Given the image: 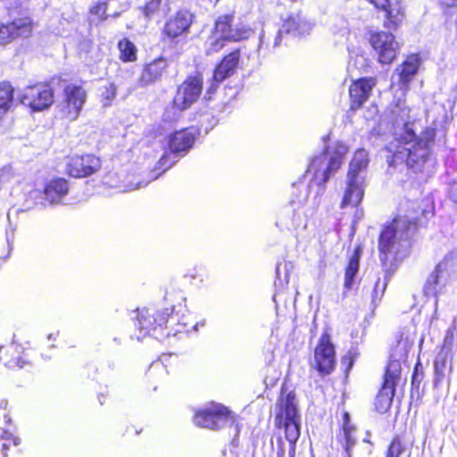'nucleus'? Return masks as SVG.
Wrapping results in <instances>:
<instances>
[{"instance_id": "1", "label": "nucleus", "mask_w": 457, "mask_h": 457, "mask_svg": "<svg viewBox=\"0 0 457 457\" xmlns=\"http://www.w3.org/2000/svg\"><path fill=\"white\" fill-rule=\"evenodd\" d=\"M434 215L432 208H428L419 201L408 200L397 208V213L385 223L378 238V257L383 266L396 263L401 252L400 240L397 237V225L403 239L411 241L420 229L428 227L429 219Z\"/></svg>"}, {"instance_id": "2", "label": "nucleus", "mask_w": 457, "mask_h": 457, "mask_svg": "<svg viewBox=\"0 0 457 457\" xmlns=\"http://www.w3.org/2000/svg\"><path fill=\"white\" fill-rule=\"evenodd\" d=\"M436 129L426 127L418 136L413 129L404 126L403 132L395 137L384 148L385 159L389 172H395L402 165H405L411 184L416 176L424 173L427 163L433 156Z\"/></svg>"}, {"instance_id": "3", "label": "nucleus", "mask_w": 457, "mask_h": 457, "mask_svg": "<svg viewBox=\"0 0 457 457\" xmlns=\"http://www.w3.org/2000/svg\"><path fill=\"white\" fill-rule=\"evenodd\" d=\"M132 320L136 328L143 337L160 333L162 335L168 328L179 324V315L174 307H137L133 311Z\"/></svg>"}, {"instance_id": "4", "label": "nucleus", "mask_w": 457, "mask_h": 457, "mask_svg": "<svg viewBox=\"0 0 457 457\" xmlns=\"http://www.w3.org/2000/svg\"><path fill=\"white\" fill-rule=\"evenodd\" d=\"M278 411L275 416V427L283 430L284 436L295 452V445L301 434V415L294 391L281 393L277 402Z\"/></svg>"}, {"instance_id": "5", "label": "nucleus", "mask_w": 457, "mask_h": 457, "mask_svg": "<svg viewBox=\"0 0 457 457\" xmlns=\"http://www.w3.org/2000/svg\"><path fill=\"white\" fill-rule=\"evenodd\" d=\"M346 150L337 149L329 156L328 149L312 157L305 174L310 176V183L325 188L329 179L337 172L345 161Z\"/></svg>"}, {"instance_id": "6", "label": "nucleus", "mask_w": 457, "mask_h": 457, "mask_svg": "<svg viewBox=\"0 0 457 457\" xmlns=\"http://www.w3.org/2000/svg\"><path fill=\"white\" fill-rule=\"evenodd\" d=\"M402 363L390 359L385 367L380 387L374 401L375 410L381 414L387 412L395 395L396 386L402 381Z\"/></svg>"}, {"instance_id": "7", "label": "nucleus", "mask_w": 457, "mask_h": 457, "mask_svg": "<svg viewBox=\"0 0 457 457\" xmlns=\"http://www.w3.org/2000/svg\"><path fill=\"white\" fill-rule=\"evenodd\" d=\"M194 423L203 428L220 430L228 423L235 425L236 436L239 434V426L230 410L221 403H210L208 405L195 411Z\"/></svg>"}, {"instance_id": "8", "label": "nucleus", "mask_w": 457, "mask_h": 457, "mask_svg": "<svg viewBox=\"0 0 457 457\" xmlns=\"http://www.w3.org/2000/svg\"><path fill=\"white\" fill-rule=\"evenodd\" d=\"M241 56V49L237 47L225 54L216 63L209 81V86L206 88V100L212 99L220 84L237 73L240 66Z\"/></svg>"}, {"instance_id": "9", "label": "nucleus", "mask_w": 457, "mask_h": 457, "mask_svg": "<svg viewBox=\"0 0 457 457\" xmlns=\"http://www.w3.org/2000/svg\"><path fill=\"white\" fill-rule=\"evenodd\" d=\"M203 87L204 76L202 72L196 71L187 76L177 87L171 101L173 108L180 112L189 109L199 100Z\"/></svg>"}, {"instance_id": "10", "label": "nucleus", "mask_w": 457, "mask_h": 457, "mask_svg": "<svg viewBox=\"0 0 457 457\" xmlns=\"http://www.w3.org/2000/svg\"><path fill=\"white\" fill-rule=\"evenodd\" d=\"M64 161V173L77 179L96 174L103 166L101 157L92 153L69 154Z\"/></svg>"}, {"instance_id": "11", "label": "nucleus", "mask_w": 457, "mask_h": 457, "mask_svg": "<svg viewBox=\"0 0 457 457\" xmlns=\"http://www.w3.org/2000/svg\"><path fill=\"white\" fill-rule=\"evenodd\" d=\"M391 31L379 30L369 33L368 41L375 51L377 61L380 64L393 63L400 52V45Z\"/></svg>"}, {"instance_id": "12", "label": "nucleus", "mask_w": 457, "mask_h": 457, "mask_svg": "<svg viewBox=\"0 0 457 457\" xmlns=\"http://www.w3.org/2000/svg\"><path fill=\"white\" fill-rule=\"evenodd\" d=\"M312 367L321 377L328 376L336 370V349L328 331L322 332L314 348Z\"/></svg>"}, {"instance_id": "13", "label": "nucleus", "mask_w": 457, "mask_h": 457, "mask_svg": "<svg viewBox=\"0 0 457 457\" xmlns=\"http://www.w3.org/2000/svg\"><path fill=\"white\" fill-rule=\"evenodd\" d=\"M37 23L28 15L0 23V46L32 37Z\"/></svg>"}, {"instance_id": "14", "label": "nucleus", "mask_w": 457, "mask_h": 457, "mask_svg": "<svg viewBox=\"0 0 457 457\" xmlns=\"http://www.w3.org/2000/svg\"><path fill=\"white\" fill-rule=\"evenodd\" d=\"M87 93L82 85L68 84L62 90V117L68 121L76 120L87 102Z\"/></svg>"}, {"instance_id": "15", "label": "nucleus", "mask_w": 457, "mask_h": 457, "mask_svg": "<svg viewBox=\"0 0 457 457\" xmlns=\"http://www.w3.org/2000/svg\"><path fill=\"white\" fill-rule=\"evenodd\" d=\"M383 14L382 25L386 30H397L406 19V9L403 0H365Z\"/></svg>"}, {"instance_id": "16", "label": "nucleus", "mask_w": 457, "mask_h": 457, "mask_svg": "<svg viewBox=\"0 0 457 457\" xmlns=\"http://www.w3.org/2000/svg\"><path fill=\"white\" fill-rule=\"evenodd\" d=\"M20 102L33 112H40L53 104L54 91L46 83L29 85L21 92Z\"/></svg>"}, {"instance_id": "17", "label": "nucleus", "mask_w": 457, "mask_h": 457, "mask_svg": "<svg viewBox=\"0 0 457 457\" xmlns=\"http://www.w3.org/2000/svg\"><path fill=\"white\" fill-rule=\"evenodd\" d=\"M236 17V11L220 14L214 21L212 33L223 36L229 43H238L246 40L252 34V29L248 26H238L233 29Z\"/></svg>"}, {"instance_id": "18", "label": "nucleus", "mask_w": 457, "mask_h": 457, "mask_svg": "<svg viewBox=\"0 0 457 457\" xmlns=\"http://www.w3.org/2000/svg\"><path fill=\"white\" fill-rule=\"evenodd\" d=\"M195 21V14L187 9H179L170 15L162 29L163 40L174 41L189 33Z\"/></svg>"}, {"instance_id": "19", "label": "nucleus", "mask_w": 457, "mask_h": 457, "mask_svg": "<svg viewBox=\"0 0 457 457\" xmlns=\"http://www.w3.org/2000/svg\"><path fill=\"white\" fill-rule=\"evenodd\" d=\"M31 353L29 345L12 341L0 347V361L9 369H21L31 365Z\"/></svg>"}, {"instance_id": "20", "label": "nucleus", "mask_w": 457, "mask_h": 457, "mask_svg": "<svg viewBox=\"0 0 457 457\" xmlns=\"http://www.w3.org/2000/svg\"><path fill=\"white\" fill-rule=\"evenodd\" d=\"M378 84L375 76L362 77L353 79L349 86V109L355 112L362 108L371 96L374 87Z\"/></svg>"}, {"instance_id": "21", "label": "nucleus", "mask_w": 457, "mask_h": 457, "mask_svg": "<svg viewBox=\"0 0 457 457\" xmlns=\"http://www.w3.org/2000/svg\"><path fill=\"white\" fill-rule=\"evenodd\" d=\"M197 137V130L194 127H187L175 130L168 136L167 148L177 156H185L194 146Z\"/></svg>"}, {"instance_id": "22", "label": "nucleus", "mask_w": 457, "mask_h": 457, "mask_svg": "<svg viewBox=\"0 0 457 457\" xmlns=\"http://www.w3.org/2000/svg\"><path fill=\"white\" fill-rule=\"evenodd\" d=\"M452 360L453 354L451 347L443 345L437 352L433 363L434 387H438L443 381L452 374Z\"/></svg>"}, {"instance_id": "23", "label": "nucleus", "mask_w": 457, "mask_h": 457, "mask_svg": "<svg viewBox=\"0 0 457 457\" xmlns=\"http://www.w3.org/2000/svg\"><path fill=\"white\" fill-rule=\"evenodd\" d=\"M421 64L420 54L414 53L408 54L404 61L397 67L398 83L402 89H408L410 83L418 73Z\"/></svg>"}, {"instance_id": "24", "label": "nucleus", "mask_w": 457, "mask_h": 457, "mask_svg": "<svg viewBox=\"0 0 457 457\" xmlns=\"http://www.w3.org/2000/svg\"><path fill=\"white\" fill-rule=\"evenodd\" d=\"M70 182L62 177H54L47 180L44 186V199L51 204H61L69 194Z\"/></svg>"}, {"instance_id": "25", "label": "nucleus", "mask_w": 457, "mask_h": 457, "mask_svg": "<svg viewBox=\"0 0 457 457\" xmlns=\"http://www.w3.org/2000/svg\"><path fill=\"white\" fill-rule=\"evenodd\" d=\"M451 259L445 257L434 268V270L428 276L424 286L423 294L426 296H432L437 298L441 293V276L444 272L447 271L451 267Z\"/></svg>"}, {"instance_id": "26", "label": "nucleus", "mask_w": 457, "mask_h": 457, "mask_svg": "<svg viewBox=\"0 0 457 457\" xmlns=\"http://www.w3.org/2000/svg\"><path fill=\"white\" fill-rule=\"evenodd\" d=\"M169 68V62L166 58L160 56L152 62L144 65L139 77V82L143 86H147L160 80Z\"/></svg>"}, {"instance_id": "27", "label": "nucleus", "mask_w": 457, "mask_h": 457, "mask_svg": "<svg viewBox=\"0 0 457 457\" xmlns=\"http://www.w3.org/2000/svg\"><path fill=\"white\" fill-rule=\"evenodd\" d=\"M362 249L360 245L354 246L353 253L347 259L346 265L344 270V291L345 293L352 290L357 274L360 269V261L361 258Z\"/></svg>"}, {"instance_id": "28", "label": "nucleus", "mask_w": 457, "mask_h": 457, "mask_svg": "<svg viewBox=\"0 0 457 457\" xmlns=\"http://www.w3.org/2000/svg\"><path fill=\"white\" fill-rule=\"evenodd\" d=\"M364 196V189L358 179L346 177V187L343 195L340 207L347 206L357 207L362 201Z\"/></svg>"}, {"instance_id": "29", "label": "nucleus", "mask_w": 457, "mask_h": 457, "mask_svg": "<svg viewBox=\"0 0 457 457\" xmlns=\"http://www.w3.org/2000/svg\"><path fill=\"white\" fill-rule=\"evenodd\" d=\"M369 161V154L364 149H358L355 151L353 159L349 163L346 177L358 179L360 172L367 168Z\"/></svg>"}, {"instance_id": "30", "label": "nucleus", "mask_w": 457, "mask_h": 457, "mask_svg": "<svg viewBox=\"0 0 457 457\" xmlns=\"http://www.w3.org/2000/svg\"><path fill=\"white\" fill-rule=\"evenodd\" d=\"M14 88L10 81L0 82V119L8 112L13 104Z\"/></svg>"}, {"instance_id": "31", "label": "nucleus", "mask_w": 457, "mask_h": 457, "mask_svg": "<svg viewBox=\"0 0 457 457\" xmlns=\"http://www.w3.org/2000/svg\"><path fill=\"white\" fill-rule=\"evenodd\" d=\"M117 47L119 50V59L122 62H134L137 60V46L129 38H121L118 42Z\"/></svg>"}, {"instance_id": "32", "label": "nucleus", "mask_w": 457, "mask_h": 457, "mask_svg": "<svg viewBox=\"0 0 457 457\" xmlns=\"http://www.w3.org/2000/svg\"><path fill=\"white\" fill-rule=\"evenodd\" d=\"M117 96V86L113 82H108L99 88V99L103 106L109 107L112 104Z\"/></svg>"}, {"instance_id": "33", "label": "nucleus", "mask_w": 457, "mask_h": 457, "mask_svg": "<svg viewBox=\"0 0 457 457\" xmlns=\"http://www.w3.org/2000/svg\"><path fill=\"white\" fill-rule=\"evenodd\" d=\"M342 429L345 439V448L349 451L355 444V439L352 436L353 432L355 431V427L351 424L350 414L347 411L343 412Z\"/></svg>"}, {"instance_id": "34", "label": "nucleus", "mask_w": 457, "mask_h": 457, "mask_svg": "<svg viewBox=\"0 0 457 457\" xmlns=\"http://www.w3.org/2000/svg\"><path fill=\"white\" fill-rule=\"evenodd\" d=\"M405 445L403 440L399 435L392 437L387 449L386 451V457H400L405 452Z\"/></svg>"}, {"instance_id": "35", "label": "nucleus", "mask_w": 457, "mask_h": 457, "mask_svg": "<svg viewBox=\"0 0 457 457\" xmlns=\"http://www.w3.org/2000/svg\"><path fill=\"white\" fill-rule=\"evenodd\" d=\"M172 154L173 153H170V151L167 149L159 158L154 168L158 171L159 175H162L170 170L175 163L176 161L171 159Z\"/></svg>"}, {"instance_id": "36", "label": "nucleus", "mask_w": 457, "mask_h": 457, "mask_svg": "<svg viewBox=\"0 0 457 457\" xmlns=\"http://www.w3.org/2000/svg\"><path fill=\"white\" fill-rule=\"evenodd\" d=\"M161 4L162 0H148L140 7V11L145 18L151 20L160 12Z\"/></svg>"}, {"instance_id": "37", "label": "nucleus", "mask_w": 457, "mask_h": 457, "mask_svg": "<svg viewBox=\"0 0 457 457\" xmlns=\"http://www.w3.org/2000/svg\"><path fill=\"white\" fill-rule=\"evenodd\" d=\"M107 9L108 1H99L90 6L89 13L91 15L96 16L99 21H104L109 18V15L106 13Z\"/></svg>"}, {"instance_id": "38", "label": "nucleus", "mask_w": 457, "mask_h": 457, "mask_svg": "<svg viewBox=\"0 0 457 457\" xmlns=\"http://www.w3.org/2000/svg\"><path fill=\"white\" fill-rule=\"evenodd\" d=\"M424 378V371L421 368V363L420 361H418L413 368L411 379V390L415 389L416 391H419L420 386Z\"/></svg>"}, {"instance_id": "39", "label": "nucleus", "mask_w": 457, "mask_h": 457, "mask_svg": "<svg viewBox=\"0 0 457 457\" xmlns=\"http://www.w3.org/2000/svg\"><path fill=\"white\" fill-rule=\"evenodd\" d=\"M228 42V41L227 39H224L223 36H219L218 37L213 38L210 43L208 53H219L225 47V45Z\"/></svg>"}, {"instance_id": "40", "label": "nucleus", "mask_w": 457, "mask_h": 457, "mask_svg": "<svg viewBox=\"0 0 457 457\" xmlns=\"http://www.w3.org/2000/svg\"><path fill=\"white\" fill-rule=\"evenodd\" d=\"M161 135L160 127H153L145 132L144 137L147 140V142H151L154 139H156Z\"/></svg>"}, {"instance_id": "41", "label": "nucleus", "mask_w": 457, "mask_h": 457, "mask_svg": "<svg viewBox=\"0 0 457 457\" xmlns=\"http://www.w3.org/2000/svg\"><path fill=\"white\" fill-rule=\"evenodd\" d=\"M142 431H143V427L142 426L130 425V426L127 427V428L125 430V434L137 436Z\"/></svg>"}, {"instance_id": "42", "label": "nucleus", "mask_w": 457, "mask_h": 457, "mask_svg": "<svg viewBox=\"0 0 457 457\" xmlns=\"http://www.w3.org/2000/svg\"><path fill=\"white\" fill-rule=\"evenodd\" d=\"M284 27H287V31L289 32L292 27H295L297 29L299 27L298 21H296L295 17L289 16L284 23Z\"/></svg>"}, {"instance_id": "43", "label": "nucleus", "mask_w": 457, "mask_h": 457, "mask_svg": "<svg viewBox=\"0 0 457 457\" xmlns=\"http://www.w3.org/2000/svg\"><path fill=\"white\" fill-rule=\"evenodd\" d=\"M402 341H404V345H406L407 347H411V345H412V342L410 341L407 337L404 338V335L403 333H401L398 337H397V345H400L401 342Z\"/></svg>"}, {"instance_id": "44", "label": "nucleus", "mask_w": 457, "mask_h": 457, "mask_svg": "<svg viewBox=\"0 0 457 457\" xmlns=\"http://www.w3.org/2000/svg\"><path fill=\"white\" fill-rule=\"evenodd\" d=\"M278 455L283 457L285 454L284 442L281 437L278 439Z\"/></svg>"}, {"instance_id": "45", "label": "nucleus", "mask_w": 457, "mask_h": 457, "mask_svg": "<svg viewBox=\"0 0 457 457\" xmlns=\"http://www.w3.org/2000/svg\"><path fill=\"white\" fill-rule=\"evenodd\" d=\"M449 337V340L452 341L453 338V332L449 329L446 331L445 339ZM451 344V342H449Z\"/></svg>"}, {"instance_id": "46", "label": "nucleus", "mask_w": 457, "mask_h": 457, "mask_svg": "<svg viewBox=\"0 0 457 457\" xmlns=\"http://www.w3.org/2000/svg\"><path fill=\"white\" fill-rule=\"evenodd\" d=\"M93 370H93L94 374L97 373V370H97V368H96V367H95V366H94V367H93Z\"/></svg>"}, {"instance_id": "47", "label": "nucleus", "mask_w": 457, "mask_h": 457, "mask_svg": "<svg viewBox=\"0 0 457 457\" xmlns=\"http://www.w3.org/2000/svg\"><path fill=\"white\" fill-rule=\"evenodd\" d=\"M120 15V12H115L112 16L113 17H118Z\"/></svg>"}]
</instances>
